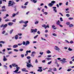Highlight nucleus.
I'll use <instances>...</instances> for the list:
<instances>
[{
	"instance_id": "nucleus-1",
	"label": "nucleus",
	"mask_w": 74,
	"mask_h": 74,
	"mask_svg": "<svg viewBox=\"0 0 74 74\" xmlns=\"http://www.w3.org/2000/svg\"><path fill=\"white\" fill-rule=\"evenodd\" d=\"M15 4V3L14 1H8V6L10 7L11 6H12Z\"/></svg>"
},
{
	"instance_id": "nucleus-2",
	"label": "nucleus",
	"mask_w": 74,
	"mask_h": 74,
	"mask_svg": "<svg viewBox=\"0 0 74 74\" xmlns=\"http://www.w3.org/2000/svg\"><path fill=\"white\" fill-rule=\"evenodd\" d=\"M7 24H5L4 25V24H2L0 26V27H3V29H5V27H7Z\"/></svg>"
},
{
	"instance_id": "nucleus-3",
	"label": "nucleus",
	"mask_w": 74,
	"mask_h": 74,
	"mask_svg": "<svg viewBox=\"0 0 74 74\" xmlns=\"http://www.w3.org/2000/svg\"><path fill=\"white\" fill-rule=\"evenodd\" d=\"M42 27H45V29H47V28H49V25L48 24L47 25V26L45 24L44 25H42Z\"/></svg>"
},
{
	"instance_id": "nucleus-4",
	"label": "nucleus",
	"mask_w": 74,
	"mask_h": 74,
	"mask_svg": "<svg viewBox=\"0 0 74 74\" xmlns=\"http://www.w3.org/2000/svg\"><path fill=\"white\" fill-rule=\"evenodd\" d=\"M31 33H33L34 32V33H36L37 32V29H31Z\"/></svg>"
},
{
	"instance_id": "nucleus-5",
	"label": "nucleus",
	"mask_w": 74,
	"mask_h": 74,
	"mask_svg": "<svg viewBox=\"0 0 74 74\" xmlns=\"http://www.w3.org/2000/svg\"><path fill=\"white\" fill-rule=\"evenodd\" d=\"M27 67H28L29 68V67H33V66L31 64H30L29 63H27Z\"/></svg>"
},
{
	"instance_id": "nucleus-6",
	"label": "nucleus",
	"mask_w": 74,
	"mask_h": 74,
	"mask_svg": "<svg viewBox=\"0 0 74 74\" xmlns=\"http://www.w3.org/2000/svg\"><path fill=\"white\" fill-rule=\"evenodd\" d=\"M66 59L63 58V60H61L60 61H62V63H66L67 62V61H66Z\"/></svg>"
},
{
	"instance_id": "nucleus-7",
	"label": "nucleus",
	"mask_w": 74,
	"mask_h": 74,
	"mask_svg": "<svg viewBox=\"0 0 74 74\" xmlns=\"http://www.w3.org/2000/svg\"><path fill=\"white\" fill-rule=\"evenodd\" d=\"M55 47L56 48H55V50L58 51V52H60V51H59V50H60V48H58V46H55Z\"/></svg>"
},
{
	"instance_id": "nucleus-8",
	"label": "nucleus",
	"mask_w": 74,
	"mask_h": 74,
	"mask_svg": "<svg viewBox=\"0 0 74 74\" xmlns=\"http://www.w3.org/2000/svg\"><path fill=\"white\" fill-rule=\"evenodd\" d=\"M38 68L39 69L38 70V71H40V72H41V71H42V67H39Z\"/></svg>"
},
{
	"instance_id": "nucleus-9",
	"label": "nucleus",
	"mask_w": 74,
	"mask_h": 74,
	"mask_svg": "<svg viewBox=\"0 0 74 74\" xmlns=\"http://www.w3.org/2000/svg\"><path fill=\"white\" fill-rule=\"evenodd\" d=\"M12 67H16L18 66V65L16 64V63L12 64Z\"/></svg>"
},
{
	"instance_id": "nucleus-10",
	"label": "nucleus",
	"mask_w": 74,
	"mask_h": 74,
	"mask_svg": "<svg viewBox=\"0 0 74 74\" xmlns=\"http://www.w3.org/2000/svg\"><path fill=\"white\" fill-rule=\"evenodd\" d=\"M3 61L4 62H5V61H7V58H5V56H3Z\"/></svg>"
},
{
	"instance_id": "nucleus-11",
	"label": "nucleus",
	"mask_w": 74,
	"mask_h": 74,
	"mask_svg": "<svg viewBox=\"0 0 74 74\" xmlns=\"http://www.w3.org/2000/svg\"><path fill=\"white\" fill-rule=\"evenodd\" d=\"M14 23L12 22H9L8 23V25L9 26H12Z\"/></svg>"
},
{
	"instance_id": "nucleus-12",
	"label": "nucleus",
	"mask_w": 74,
	"mask_h": 74,
	"mask_svg": "<svg viewBox=\"0 0 74 74\" xmlns=\"http://www.w3.org/2000/svg\"><path fill=\"white\" fill-rule=\"evenodd\" d=\"M21 70H22L23 71H25L26 72L28 71H27L26 70V69L25 68L22 69Z\"/></svg>"
},
{
	"instance_id": "nucleus-13",
	"label": "nucleus",
	"mask_w": 74,
	"mask_h": 74,
	"mask_svg": "<svg viewBox=\"0 0 74 74\" xmlns=\"http://www.w3.org/2000/svg\"><path fill=\"white\" fill-rule=\"evenodd\" d=\"M18 47V45H15L13 46V48H17Z\"/></svg>"
},
{
	"instance_id": "nucleus-14",
	"label": "nucleus",
	"mask_w": 74,
	"mask_h": 74,
	"mask_svg": "<svg viewBox=\"0 0 74 74\" xmlns=\"http://www.w3.org/2000/svg\"><path fill=\"white\" fill-rule=\"evenodd\" d=\"M15 40H17L18 38V35H16L14 36Z\"/></svg>"
},
{
	"instance_id": "nucleus-15",
	"label": "nucleus",
	"mask_w": 74,
	"mask_h": 74,
	"mask_svg": "<svg viewBox=\"0 0 74 74\" xmlns=\"http://www.w3.org/2000/svg\"><path fill=\"white\" fill-rule=\"evenodd\" d=\"M49 7H52L53 6V4H52V3H50L49 4Z\"/></svg>"
},
{
	"instance_id": "nucleus-16",
	"label": "nucleus",
	"mask_w": 74,
	"mask_h": 74,
	"mask_svg": "<svg viewBox=\"0 0 74 74\" xmlns=\"http://www.w3.org/2000/svg\"><path fill=\"white\" fill-rule=\"evenodd\" d=\"M30 44V42L29 41H26L25 44V45H29Z\"/></svg>"
},
{
	"instance_id": "nucleus-17",
	"label": "nucleus",
	"mask_w": 74,
	"mask_h": 74,
	"mask_svg": "<svg viewBox=\"0 0 74 74\" xmlns=\"http://www.w3.org/2000/svg\"><path fill=\"white\" fill-rule=\"evenodd\" d=\"M60 21H59V20H58V21L56 23V24L58 25H60Z\"/></svg>"
},
{
	"instance_id": "nucleus-18",
	"label": "nucleus",
	"mask_w": 74,
	"mask_h": 74,
	"mask_svg": "<svg viewBox=\"0 0 74 74\" xmlns=\"http://www.w3.org/2000/svg\"><path fill=\"white\" fill-rule=\"evenodd\" d=\"M52 26V28H53V29L54 30H56V28H55V26L54 25H53Z\"/></svg>"
},
{
	"instance_id": "nucleus-19",
	"label": "nucleus",
	"mask_w": 74,
	"mask_h": 74,
	"mask_svg": "<svg viewBox=\"0 0 74 74\" xmlns=\"http://www.w3.org/2000/svg\"><path fill=\"white\" fill-rule=\"evenodd\" d=\"M51 3L53 4V5H54V4H55V3H56V1H53L51 2Z\"/></svg>"
},
{
	"instance_id": "nucleus-20",
	"label": "nucleus",
	"mask_w": 74,
	"mask_h": 74,
	"mask_svg": "<svg viewBox=\"0 0 74 74\" xmlns=\"http://www.w3.org/2000/svg\"><path fill=\"white\" fill-rule=\"evenodd\" d=\"M32 1V2H33L34 3H37V0H33Z\"/></svg>"
},
{
	"instance_id": "nucleus-21",
	"label": "nucleus",
	"mask_w": 74,
	"mask_h": 74,
	"mask_svg": "<svg viewBox=\"0 0 74 74\" xmlns=\"http://www.w3.org/2000/svg\"><path fill=\"white\" fill-rule=\"evenodd\" d=\"M18 14V12L17 13H16V14L15 13H13L12 14L13 17H14V16H15V15H17Z\"/></svg>"
},
{
	"instance_id": "nucleus-22",
	"label": "nucleus",
	"mask_w": 74,
	"mask_h": 74,
	"mask_svg": "<svg viewBox=\"0 0 74 74\" xmlns=\"http://www.w3.org/2000/svg\"><path fill=\"white\" fill-rule=\"evenodd\" d=\"M28 22L29 21H24V23L25 24H27V23H28Z\"/></svg>"
},
{
	"instance_id": "nucleus-23",
	"label": "nucleus",
	"mask_w": 74,
	"mask_h": 74,
	"mask_svg": "<svg viewBox=\"0 0 74 74\" xmlns=\"http://www.w3.org/2000/svg\"><path fill=\"white\" fill-rule=\"evenodd\" d=\"M47 53L49 54V53H51V52L49 50H48L47 52Z\"/></svg>"
},
{
	"instance_id": "nucleus-24",
	"label": "nucleus",
	"mask_w": 74,
	"mask_h": 74,
	"mask_svg": "<svg viewBox=\"0 0 74 74\" xmlns=\"http://www.w3.org/2000/svg\"><path fill=\"white\" fill-rule=\"evenodd\" d=\"M26 53H31V51H30V50H29V51L27 50L26 51Z\"/></svg>"
},
{
	"instance_id": "nucleus-25",
	"label": "nucleus",
	"mask_w": 74,
	"mask_h": 74,
	"mask_svg": "<svg viewBox=\"0 0 74 74\" xmlns=\"http://www.w3.org/2000/svg\"><path fill=\"white\" fill-rule=\"evenodd\" d=\"M21 8H24V9L26 8V6H23L22 5L21 6Z\"/></svg>"
},
{
	"instance_id": "nucleus-26",
	"label": "nucleus",
	"mask_w": 74,
	"mask_h": 74,
	"mask_svg": "<svg viewBox=\"0 0 74 74\" xmlns=\"http://www.w3.org/2000/svg\"><path fill=\"white\" fill-rule=\"evenodd\" d=\"M53 71H57V70L56 69V68H54L53 69Z\"/></svg>"
},
{
	"instance_id": "nucleus-27",
	"label": "nucleus",
	"mask_w": 74,
	"mask_h": 74,
	"mask_svg": "<svg viewBox=\"0 0 74 74\" xmlns=\"http://www.w3.org/2000/svg\"><path fill=\"white\" fill-rule=\"evenodd\" d=\"M13 31H14V29H12L10 30V34H12V32H13Z\"/></svg>"
},
{
	"instance_id": "nucleus-28",
	"label": "nucleus",
	"mask_w": 74,
	"mask_h": 74,
	"mask_svg": "<svg viewBox=\"0 0 74 74\" xmlns=\"http://www.w3.org/2000/svg\"><path fill=\"white\" fill-rule=\"evenodd\" d=\"M19 23H24V21H21L19 22Z\"/></svg>"
},
{
	"instance_id": "nucleus-29",
	"label": "nucleus",
	"mask_w": 74,
	"mask_h": 74,
	"mask_svg": "<svg viewBox=\"0 0 74 74\" xmlns=\"http://www.w3.org/2000/svg\"><path fill=\"white\" fill-rule=\"evenodd\" d=\"M45 59H47V60H51V58H45Z\"/></svg>"
},
{
	"instance_id": "nucleus-30",
	"label": "nucleus",
	"mask_w": 74,
	"mask_h": 74,
	"mask_svg": "<svg viewBox=\"0 0 74 74\" xmlns=\"http://www.w3.org/2000/svg\"><path fill=\"white\" fill-rule=\"evenodd\" d=\"M8 21H10V20L8 19V18H7L6 19H5V22H8Z\"/></svg>"
},
{
	"instance_id": "nucleus-31",
	"label": "nucleus",
	"mask_w": 74,
	"mask_h": 74,
	"mask_svg": "<svg viewBox=\"0 0 74 74\" xmlns=\"http://www.w3.org/2000/svg\"><path fill=\"white\" fill-rule=\"evenodd\" d=\"M38 21H36L35 23V25L38 24Z\"/></svg>"
},
{
	"instance_id": "nucleus-32",
	"label": "nucleus",
	"mask_w": 74,
	"mask_h": 74,
	"mask_svg": "<svg viewBox=\"0 0 74 74\" xmlns=\"http://www.w3.org/2000/svg\"><path fill=\"white\" fill-rule=\"evenodd\" d=\"M73 25L72 24H70L69 25V27H73Z\"/></svg>"
},
{
	"instance_id": "nucleus-33",
	"label": "nucleus",
	"mask_w": 74,
	"mask_h": 74,
	"mask_svg": "<svg viewBox=\"0 0 74 74\" xmlns=\"http://www.w3.org/2000/svg\"><path fill=\"white\" fill-rule=\"evenodd\" d=\"M16 69L17 70H19V69H20V68L19 67H18V66H16Z\"/></svg>"
},
{
	"instance_id": "nucleus-34",
	"label": "nucleus",
	"mask_w": 74,
	"mask_h": 74,
	"mask_svg": "<svg viewBox=\"0 0 74 74\" xmlns=\"http://www.w3.org/2000/svg\"><path fill=\"white\" fill-rule=\"evenodd\" d=\"M68 50H69V51H72L73 50V49H71V48H70V47H69L68 49Z\"/></svg>"
},
{
	"instance_id": "nucleus-35",
	"label": "nucleus",
	"mask_w": 74,
	"mask_h": 74,
	"mask_svg": "<svg viewBox=\"0 0 74 74\" xmlns=\"http://www.w3.org/2000/svg\"><path fill=\"white\" fill-rule=\"evenodd\" d=\"M26 63H31V60H29L28 62H26Z\"/></svg>"
},
{
	"instance_id": "nucleus-36",
	"label": "nucleus",
	"mask_w": 74,
	"mask_h": 74,
	"mask_svg": "<svg viewBox=\"0 0 74 74\" xmlns=\"http://www.w3.org/2000/svg\"><path fill=\"white\" fill-rule=\"evenodd\" d=\"M18 70L17 69L16 70L14 71V73H16L18 71Z\"/></svg>"
},
{
	"instance_id": "nucleus-37",
	"label": "nucleus",
	"mask_w": 74,
	"mask_h": 74,
	"mask_svg": "<svg viewBox=\"0 0 74 74\" xmlns=\"http://www.w3.org/2000/svg\"><path fill=\"white\" fill-rule=\"evenodd\" d=\"M5 33V31H3L2 32V34H4Z\"/></svg>"
},
{
	"instance_id": "nucleus-38",
	"label": "nucleus",
	"mask_w": 74,
	"mask_h": 74,
	"mask_svg": "<svg viewBox=\"0 0 74 74\" xmlns=\"http://www.w3.org/2000/svg\"><path fill=\"white\" fill-rule=\"evenodd\" d=\"M69 20H72V19H73V18L71 17H69Z\"/></svg>"
},
{
	"instance_id": "nucleus-39",
	"label": "nucleus",
	"mask_w": 74,
	"mask_h": 74,
	"mask_svg": "<svg viewBox=\"0 0 74 74\" xmlns=\"http://www.w3.org/2000/svg\"><path fill=\"white\" fill-rule=\"evenodd\" d=\"M28 2H27L25 3L24 5H27V4H28Z\"/></svg>"
},
{
	"instance_id": "nucleus-40",
	"label": "nucleus",
	"mask_w": 74,
	"mask_h": 74,
	"mask_svg": "<svg viewBox=\"0 0 74 74\" xmlns=\"http://www.w3.org/2000/svg\"><path fill=\"white\" fill-rule=\"evenodd\" d=\"M66 25H70V22H67L66 23Z\"/></svg>"
},
{
	"instance_id": "nucleus-41",
	"label": "nucleus",
	"mask_w": 74,
	"mask_h": 74,
	"mask_svg": "<svg viewBox=\"0 0 74 74\" xmlns=\"http://www.w3.org/2000/svg\"><path fill=\"white\" fill-rule=\"evenodd\" d=\"M66 16H67V17H69L70 16V14H66Z\"/></svg>"
},
{
	"instance_id": "nucleus-42",
	"label": "nucleus",
	"mask_w": 74,
	"mask_h": 74,
	"mask_svg": "<svg viewBox=\"0 0 74 74\" xmlns=\"http://www.w3.org/2000/svg\"><path fill=\"white\" fill-rule=\"evenodd\" d=\"M32 54H36V52L35 51H33L32 52Z\"/></svg>"
},
{
	"instance_id": "nucleus-43",
	"label": "nucleus",
	"mask_w": 74,
	"mask_h": 74,
	"mask_svg": "<svg viewBox=\"0 0 74 74\" xmlns=\"http://www.w3.org/2000/svg\"><path fill=\"white\" fill-rule=\"evenodd\" d=\"M2 9H3V8L5 9V6H3L2 7Z\"/></svg>"
},
{
	"instance_id": "nucleus-44",
	"label": "nucleus",
	"mask_w": 74,
	"mask_h": 74,
	"mask_svg": "<svg viewBox=\"0 0 74 74\" xmlns=\"http://www.w3.org/2000/svg\"><path fill=\"white\" fill-rule=\"evenodd\" d=\"M54 11H55V12H57V10H56V9H54L53 10Z\"/></svg>"
},
{
	"instance_id": "nucleus-45",
	"label": "nucleus",
	"mask_w": 74,
	"mask_h": 74,
	"mask_svg": "<svg viewBox=\"0 0 74 74\" xmlns=\"http://www.w3.org/2000/svg\"><path fill=\"white\" fill-rule=\"evenodd\" d=\"M23 44L22 43H21V44L20 43H18V45H19V46H20V45H22Z\"/></svg>"
},
{
	"instance_id": "nucleus-46",
	"label": "nucleus",
	"mask_w": 74,
	"mask_h": 74,
	"mask_svg": "<svg viewBox=\"0 0 74 74\" xmlns=\"http://www.w3.org/2000/svg\"><path fill=\"white\" fill-rule=\"evenodd\" d=\"M41 39L42 40H45V41H46V39H45V38H43L42 37L41 38Z\"/></svg>"
},
{
	"instance_id": "nucleus-47",
	"label": "nucleus",
	"mask_w": 74,
	"mask_h": 74,
	"mask_svg": "<svg viewBox=\"0 0 74 74\" xmlns=\"http://www.w3.org/2000/svg\"><path fill=\"white\" fill-rule=\"evenodd\" d=\"M60 20L61 21H63V19L62 18V17H60Z\"/></svg>"
},
{
	"instance_id": "nucleus-48",
	"label": "nucleus",
	"mask_w": 74,
	"mask_h": 74,
	"mask_svg": "<svg viewBox=\"0 0 74 74\" xmlns=\"http://www.w3.org/2000/svg\"><path fill=\"white\" fill-rule=\"evenodd\" d=\"M27 59H30V56H28L27 57Z\"/></svg>"
},
{
	"instance_id": "nucleus-49",
	"label": "nucleus",
	"mask_w": 74,
	"mask_h": 74,
	"mask_svg": "<svg viewBox=\"0 0 74 74\" xmlns=\"http://www.w3.org/2000/svg\"><path fill=\"white\" fill-rule=\"evenodd\" d=\"M38 35H36V36L34 37V38H37V37H38Z\"/></svg>"
},
{
	"instance_id": "nucleus-50",
	"label": "nucleus",
	"mask_w": 74,
	"mask_h": 74,
	"mask_svg": "<svg viewBox=\"0 0 74 74\" xmlns=\"http://www.w3.org/2000/svg\"><path fill=\"white\" fill-rule=\"evenodd\" d=\"M18 36H22V34H19V33H18Z\"/></svg>"
},
{
	"instance_id": "nucleus-51",
	"label": "nucleus",
	"mask_w": 74,
	"mask_h": 74,
	"mask_svg": "<svg viewBox=\"0 0 74 74\" xmlns=\"http://www.w3.org/2000/svg\"><path fill=\"white\" fill-rule=\"evenodd\" d=\"M52 35H53V36H57L56 34H52Z\"/></svg>"
},
{
	"instance_id": "nucleus-52",
	"label": "nucleus",
	"mask_w": 74,
	"mask_h": 74,
	"mask_svg": "<svg viewBox=\"0 0 74 74\" xmlns=\"http://www.w3.org/2000/svg\"><path fill=\"white\" fill-rule=\"evenodd\" d=\"M14 51H15V52H18V50L16 49H14Z\"/></svg>"
},
{
	"instance_id": "nucleus-53",
	"label": "nucleus",
	"mask_w": 74,
	"mask_h": 74,
	"mask_svg": "<svg viewBox=\"0 0 74 74\" xmlns=\"http://www.w3.org/2000/svg\"><path fill=\"white\" fill-rule=\"evenodd\" d=\"M44 14L45 15H47L48 14V13L47 12H45L44 13Z\"/></svg>"
},
{
	"instance_id": "nucleus-54",
	"label": "nucleus",
	"mask_w": 74,
	"mask_h": 74,
	"mask_svg": "<svg viewBox=\"0 0 74 74\" xmlns=\"http://www.w3.org/2000/svg\"><path fill=\"white\" fill-rule=\"evenodd\" d=\"M23 45H25L26 44V42L25 41H23Z\"/></svg>"
},
{
	"instance_id": "nucleus-55",
	"label": "nucleus",
	"mask_w": 74,
	"mask_h": 74,
	"mask_svg": "<svg viewBox=\"0 0 74 74\" xmlns=\"http://www.w3.org/2000/svg\"><path fill=\"white\" fill-rule=\"evenodd\" d=\"M43 53H44L43 52H40V55H43Z\"/></svg>"
},
{
	"instance_id": "nucleus-56",
	"label": "nucleus",
	"mask_w": 74,
	"mask_h": 74,
	"mask_svg": "<svg viewBox=\"0 0 74 74\" xmlns=\"http://www.w3.org/2000/svg\"><path fill=\"white\" fill-rule=\"evenodd\" d=\"M2 43L3 44H4V43H5V42L3 41H1V43Z\"/></svg>"
},
{
	"instance_id": "nucleus-57",
	"label": "nucleus",
	"mask_w": 74,
	"mask_h": 74,
	"mask_svg": "<svg viewBox=\"0 0 74 74\" xmlns=\"http://www.w3.org/2000/svg\"><path fill=\"white\" fill-rule=\"evenodd\" d=\"M27 26V24H25V25H23V26H24V27H26V26Z\"/></svg>"
},
{
	"instance_id": "nucleus-58",
	"label": "nucleus",
	"mask_w": 74,
	"mask_h": 74,
	"mask_svg": "<svg viewBox=\"0 0 74 74\" xmlns=\"http://www.w3.org/2000/svg\"><path fill=\"white\" fill-rule=\"evenodd\" d=\"M51 63H52V61H50V62H48V64H50Z\"/></svg>"
},
{
	"instance_id": "nucleus-59",
	"label": "nucleus",
	"mask_w": 74,
	"mask_h": 74,
	"mask_svg": "<svg viewBox=\"0 0 74 74\" xmlns=\"http://www.w3.org/2000/svg\"><path fill=\"white\" fill-rule=\"evenodd\" d=\"M70 43L71 44H72L73 43H74V42L73 40L71 41V42H70Z\"/></svg>"
},
{
	"instance_id": "nucleus-60",
	"label": "nucleus",
	"mask_w": 74,
	"mask_h": 74,
	"mask_svg": "<svg viewBox=\"0 0 74 74\" xmlns=\"http://www.w3.org/2000/svg\"><path fill=\"white\" fill-rule=\"evenodd\" d=\"M2 11L4 12V11H6V9H3L2 10Z\"/></svg>"
},
{
	"instance_id": "nucleus-61",
	"label": "nucleus",
	"mask_w": 74,
	"mask_h": 74,
	"mask_svg": "<svg viewBox=\"0 0 74 74\" xmlns=\"http://www.w3.org/2000/svg\"><path fill=\"white\" fill-rule=\"evenodd\" d=\"M51 55H49L47 56L48 58H51Z\"/></svg>"
},
{
	"instance_id": "nucleus-62",
	"label": "nucleus",
	"mask_w": 74,
	"mask_h": 74,
	"mask_svg": "<svg viewBox=\"0 0 74 74\" xmlns=\"http://www.w3.org/2000/svg\"><path fill=\"white\" fill-rule=\"evenodd\" d=\"M21 57H22V58H23V57H24V54H21Z\"/></svg>"
},
{
	"instance_id": "nucleus-63",
	"label": "nucleus",
	"mask_w": 74,
	"mask_h": 74,
	"mask_svg": "<svg viewBox=\"0 0 74 74\" xmlns=\"http://www.w3.org/2000/svg\"><path fill=\"white\" fill-rule=\"evenodd\" d=\"M37 33H38V34H40V32L39 31H38L37 32Z\"/></svg>"
},
{
	"instance_id": "nucleus-64",
	"label": "nucleus",
	"mask_w": 74,
	"mask_h": 74,
	"mask_svg": "<svg viewBox=\"0 0 74 74\" xmlns=\"http://www.w3.org/2000/svg\"><path fill=\"white\" fill-rule=\"evenodd\" d=\"M42 63H45V60H43L42 61Z\"/></svg>"
}]
</instances>
